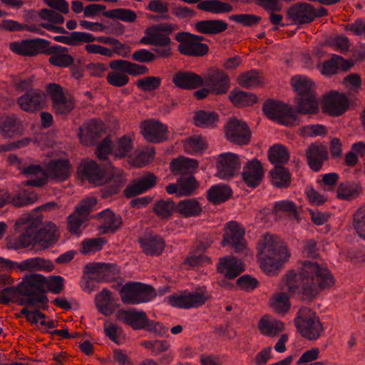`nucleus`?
<instances>
[{
    "mask_svg": "<svg viewBox=\"0 0 365 365\" xmlns=\"http://www.w3.org/2000/svg\"><path fill=\"white\" fill-rule=\"evenodd\" d=\"M334 283L330 271L316 262H302L299 273L289 271L285 275L284 285L289 294H297L303 301H312L320 291L329 289Z\"/></svg>",
    "mask_w": 365,
    "mask_h": 365,
    "instance_id": "nucleus-1",
    "label": "nucleus"
},
{
    "mask_svg": "<svg viewBox=\"0 0 365 365\" xmlns=\"http://www.w3.org/2000/svg\"><path fill=\"white\" fill-rule=\"evenodd\" d=\"M257 249L260 267L268 275L277 274L290 257L284 240L277 235L269 233L259 240Z\"/></svg>",
    "mask_w": 365,
    "mask_h": 365,
    "instance_id": "nucleus-2",
    "label": "nucleus"
},
{
    "mask_svg": "<svg viewBox=\"0 0 365 365\" xmlns=\"http://www.w3.org/2000/svg\"><path fill=\"white\" fill-rule=\"evenodd\" d=\"M44 276L37 274L26 275L18 284L19 294L21 298L19 305H29L46 310L48 299L45 295Z\"/></svg>",
    "mask_w": 365,
    "mask_h": 365,
    "instance_id": "nucleus-3",
    "label": "nucleus"
},
{
    "mask_svg": "<svg viewBox=\"0 0 365 365\" xmlns=\"http://www.w3.org/2000/svg\"><path fill=\"white\" fill-rule=\"evenodd\" d=\"M175 29V25L167 23L148 27L140 43L154 46L153 51L157 58H168L173 55L172 41L169 35Z\"/></svg>",
    "mask_w": 365,
    "mask_h": 365,
    "instance_id": "nucleus-4",
    "label": "nucleus"
},
{
    "mask_svg": "<svg viewBox=\"0 0 365 365\" xmlns=\"http://www.w3.org/2000/svg\"><path fill=\"white\" fill-rule=\"evenodd\" d=\"M294 323L297 332L303 338L309 341L318 339L324 331L319 317L309 307H302L299 309Z\"/></svg>",
    "mask_w": 365,
    "mask_h": 365,
    "instance_id": "nucleus-5",
    "label": "nucleus"
},
{
    "mask_svg": "<svg viewBox=\"0 0 365 365\" xmlns=\"http://www.w3.org/2000/svg\"><path fill=\"white\" fill-rule=\"evenodd\" d=\"M122 302L126 304H139L146 303L155 297L154 288L141 282H129L120 290Z\"/></svg>",
    "mask_w": 365,
    "mask_h": 365,
    "instance_id": "nucleus-6",
    "label": "nucleus"
},
{
    "mask_svg": "<svg viewBox=\"0 0 365 365\" xmlns=\"http://www.w3.org/2000/svg\"><path fill=\"white\" fill-rule=\"evenodd\" d=\"M263 113L270 120L287 125L299 124L297 116L292 107L279 101L267 100L262 105Z\"/></svg>",
    "mask_w": 365,
    "mask_h": 365,
    "instance_id": "nucleus-7",
    "label": "nucleus"
},
{
    "mask_svg": "<svg viewBox=\"0 0 365 365\" xmlns=\"http://www.w3.org/2000/svg\"><path fill=\"white\" fill-rule=\"evenodd\" d=\"M209 299L206 291H184L180 294L168 297V303L176 307L183 309L197 308L202 306Z\"/></svg>",
    "mask_w": 365,
    "mask_h": 365,
    "instance_id": "nucleus-8",
    "label": "nucleus"
},
{
    "mask_svg": "<svg viewBox=\"0 0 365 365\" xmlns=\"http://www.w3.org/2000/svg\"><path fill=\"white\" fill-rule=\"evenodd\" d=\"M50 41L43 38H35L13 41L9 43V49L14 53L26 57L44 54Z\"/></svg>",
    "mask_w": 365,
    "mask_h": 365,
    "instance_id": "nucleus-9",
    "label": "nucleus"
},
{
    "mask_svg": "<svg viewBox=\"0 0 365 365\" xmlns=\"http://www.w3.org/2000/svg\"><path fill=\"white\" fill-rule=\"evenodd\" d=\"M245 229L235 221L226 223L222 245H230L235 252L240 253L246 248Z\"/></svg>",
    "mask_w": 365,
    "mask_h": 365,
    "instance_id": "nucleus-10",
    "label": "nucleus"
},
{
    "mask_svg": "<svg viewBox=\"0 0 365 365\" xmlns=\"http://www.w3.org/2000/svg\"><path fill=\"white\" fill-rule=\"evenodd\" d=\"M204 79L205 84L215 95L225 94L230 87V79L222 70L210 68L207 70Z\"/></svg>",
    "mask_w": 365,
    "mask_h": 365,
    "instance_id": "nucleus-11",
    "label": "nucleus"
},
{
    "mask_svg": "<svg viewBox=\"0 0 365 365\" xmlns=\"http://www.w3.org/2000/svg\"><path fill=\"white\" fill-rule=\"evenodd\" d=\"M0 265L9 270L18 268L21 272L26 270H44L50 272L53 269V264L50 260L41 257L29 258L19 263L0 257Z\"/></svg>",
    "mask_w": 365,
    "mask_h": 365,
    "instance_id": "nucleus-12",
    "label": "nucleus"
},
{
    "mask_svg": "<svg viewBox=\"0 0 365 365\" xmlns=\"http://www.w3.org/2000/svg\"><path fill=\"white\" fill-rule=\"evenodd\" d=\"M228 140L237 145H247L250 141L251 133L247 123L236 118L230 119L225 128Z\"/></svg>",
    "mask_w": 365,
    "mask_h": 365,
    "instance_id": "nucleus-13",
    "label": "nucleus"
},
{
    "mask_svg": "<svg viewBox=\"0 0 365 365\" xmlns=\"http://www.w3.org/2000/svg\"><path fill=\"white\" fill-rule=\"evenodd\" d=\"M349 101L344 93L331 91L324 98L322 110L332 116H339L348 109Z\"/></svg>",
    "mask_w": 365,
    "mask_h": 365,
    "instance_id": "nucleus-14",
    "label": "nucleus"
},
{
    "mask_svg": "<svg viewBox=\"0 0 365 365\" xmlns=\"http://www.w3.org/2000/svg\"><path fill=\"white\" fill-rule=\"evenodd\" d=\"M140 128L142 135L148 142L158 143L168 139V126L158 120L143 121L141 123Z\"/></svg>",
    "mask_w": 365,
    "mask_h": 365,
    "instance_id": "nucleus-15",
    "label": "nucleus"
},
{
    "mask_svg": "<svg viewBox=\"0 0 365 365\" xmlns=\"http://www.w3.org/2000/svg\"><path fill=\"white\" fill-rule=\"evenodd\" d=\"M314 6L298 2L289 6L286 12L287 16L294 24H309L313 21Z\"/></svg>",
    "mask_w": 365,
    "mask_h": 365,
    "instance_id": "nucleus-16",
    "label": "nucleus"
},
{
    "mask_svg": "<svg viewBox=\"0 0 365 365\" xmlns=\"http://www.w3.org/2000/svg\"><path fill=\"white\" fill-rule=\"evenodd\" d=\"M47 91L52 100L53 110L57 114L66 115L73 109V101L66 98L62 88L58 84L47 85Z\"/></svg>",
    "mask_w": 365,
    "mask_h": 365,
    "instance_id": "nucleus-17",
    "label": "nucleus"
},
{
    "mask_svg": "<svg viewBox=\"0 0 365 365\" xmlns=\"http://www.w3.org/2000/svg\"><path fill=\"white\" fill-rule=\"evenodd\" d=\"M104 124L102 120L91 119L78 128V135L84 145L94 144L104 133Z\"/></svg>",
    "mask_w": 365,
    "mask_h": 365,
    "instance_id": "nucleus-18",
    "label": "nucleus"
},
{
    "mask_svg": "<svg viewBox=\"0 0 365 365\" xmlns=\"http://www.w3.org/2000/svg\"><path fill=\"white\" fill-rule=\"evenodd\" d=\"M46 96L39 89H32L17 99L20 108L26 112L34 113L43 108Z\"/></svg>",
    "mask_w": 365,
    "mask_h": 365,
    "instance_id": "nucleus-19",
    "label": "nucleus"
},
{
    "mask_svg": "<svg viewBox=\"0 0 365 365\" xmlns=\"http://www.w3.org/2000/svg\"><path fill=\"white\" fill-rule=\"evenodd\" d=\"M239 156L232 153H222L219 155L217 168L218 176L226 179L233 177L240 168Z\"/></svg>",
    "mask_w": 365,
    "mask_h": 365,
    "instance_id": "nucleus-20",
    "label": "nucleus"
},
{
    "mask_svg": "<svg viewBox=\"0 0 365 365\" xmlns=\"http://www.w3.org/2000/svg\"><path fill=\"white\" fill-rule=\"evenodd\" d=\"M188 36L187 32H179L175 35V40L180 43L178 47V51L187 56H203L209 51L206 43H195L185 38Z\"/></svg>",
    "mask_w": 365,
    "mask_h": 365,
    "instance_id": "nucleus-21",
    "label": "nucleus"
},
{
    "mask_svg": "<svg viewBox=\"0 0 365 365\" xmlns=\"http://www.w3.org/2000/svg\"><path fill=\"white\" fill-rule=\"evenodd\" d=\"M264 172L262 163L256 158L249 160L243 168L242 181L251 188H255L261 183Z\"/></svg>",
    "mask_w": 365,
    "mask_h": 365,
    "instance_id": "nucleus-22",
    "label": "nucleus"
},
{
    "mask_svg": "<svg viewBox=\"0 0 365 365\" xmlns=\"http://www.w3.org/2000/svg\"><path fill=\"white\" fill-rule=\"evenodd\" d=\"M95 218L99 223L98 230L103 235L116 232L123 225L121 217L119 215H115L110 209L100 212Z\"/></svg>",
    "mask_w": 365,
    "mask_h": 365,
    "instance_id": "nucleus-23",
    "label": "nucleus"
},
{
    "mask_svg": "<svg viewBox=\"0 0 365 365\" xmlns=\"http://www.w3.org/2000/svg\"><path fill=\"white\" fill-rule=\"evenodd\" d=\"M115 317L118 321L130 326L134 330L143 329L148 319V316L145 312L137 310L135 308H132L128 310L119 309Z\"/></svg>",
    "mask_w": 365,
    "mask_h": 365,
    "instance_id": "nucleus-24",
    "label": "nucleus"
},
{
    "mask_svg": "<svg viewBox=\"0 0 365 365\" xmlns=\"http://www.w3.org/2000/svg\"><path fill=\"white\" fill-rule=\"evenodd\" d=\"M45 55L50 56L48 63L59 68H67L74 62V58L68 53V48L59 45L48 46Z\"/></svg>",
    "mask_w": 365,
    "mask_h": 365,
    "instance_id": "nucleus-25",
    "label": "nucleus"
},
{
    "mask_svg": "<svg viewBox=\"0 0 365 365\" xmlns=\"http://www.w3.org/2000/svg\"><path fill=\"white\" fill-rule=\"evenodd\" d=\"M87 272L91 274V279L98 282H109L114 279L118 273L113 264L93 263L85 266Z\"/></svg>",
    "mask_w": 365,
    "mask_h": 365,
    "instance_id": "nucleus-26",
    "label": "nucleus"
},
{
    "mask_svg": "<svg viewBox=\"0 0 365 365\" xmlns=\"http://www.w3.org/2000/svg\"><path fill=\"white\" fill-rule=\"evenodd\" d=\"M244 270L242 261L232 255L220 257L218 259L217 271L227 279H232L237 277Z\"/></svg>",
    "mask_w": 365,
    "mask_h": 365,
    "instance_id": "nucleus-27",
    "label": "nucleus"
},
{
    "mask_svg": "<svg viewBox=\"0 0 365 365\" xmlns=\"http://www.w3.org/2000/svg\"><path fill=\"white\" fill-rule=\"evenodd\" d=\"M199 162L192 158L180 157L174 159L170 164V169L175 176L178 178L192 177L197 170Z\"/></svg>",
    "mask_w": 365,
    "mask_h": 365,
    "instance_id": "nucleus-28",
    "label": "nucleus"
},
{
    "mask_svg": "<svg viewBox=\"0 0 365 365\" xmlns=\"http://www.w3.org/2000/svg\"><path fill=\"white\" fill-rule=\"evenodd\" d=\"M305 155L309 168L318 172L328 158V150L324 145L312 143L307 147Z\"/></svg>",
    "mask_w": 365,
    "mask_h": 365,
    "instance_id": "nucleus-29",
    "label": "nucleus"
},
{
    "mask_svg": "<svg viewBox=\"0 0 365 365\" xmlns=\"http://www.w3.org/2000/svg\"><path fill=\"white\" fill-rule=\"evenodd\" d=\"M140 247L146 255L159 256L164 250L165 242L158 235L147 233L138 240Z\"/></svg>",
    "mask_w": 365,
    "mask_h": 365,
    "instance_id": "nucleus-30",
    "label": "nucleus"
},
{
    "mask_svg": "<svg viewBox=\"0 0 365 365\" xmlns=\"http://www.w3.org/2000/svg\"><path fill=\"white\" fill-rule=\"evenodd\" d=\"M156 183L157 177L152 173H148L128 185L124 190V195L127 197H134L151 189Z\"/></svg>",
    "mask_w": 365,
    "mask_h": 365,
    "instance_id": "nucleus-31",
    "label": "nucleus"
},
{
    "mask_svg": "<svg viewBox=\"0 0 365 365\" xmlns=\"http://www.w3.org/2000/svg\"><path fill=\"white\" fill-rule=\"evenodd\" d=\"M45 180L51 178L58 181H64L70 175V165L68 160H51L46 165L44 170Z\"/></svg>",
    "mask_w": 365,
    "mask_h": 365,
    "instance_id": "nucleus-32",
    "label": "nucleus"
},
{
    "mask_svg": "<svg viewBox=\"0 0 365 365\" xmlns=\"http://www.w3.org/2000/svg\"><path fill=\"white\" fill-rule=\"evenodd\" d=\"M173 83L178 88L185 90H193L204 84L202 76L190 71H180L173 77Z\"/></svg>",
    "mask_w": 365,
    "mask_h": 365,
    "instance_id": "nucleus-33",
    "label": "nucleus"
},
{
    "mask_svg": "<svg viewBox=\"0 0 365 365\" xmlns=\"http://www.w3.org/2000/svg\"><path fill=\"white\" fill-rule=\"evenodd\" d=\"M83 178L94 185H101L103 182V170L94 161H83L79 168Z\"/></svg>",
    "mask_w": 365,
    "mask_h": 365,
    "instance_id": "nucleus-34",
    "label": "nucleus"
},
{
    "mask_svg": "<svg viewBox=\"0 0 365 365\" xmlns=\"http://www.w3.org/2000/svg\"><path fill=\"white\" fill-rule=\"evenodd\" d=\"M20 220L21 224L26 225L25 232L19 236L21 247L27 248L37 246L36 227L39 220H32L30 215L22 217Z\"/></svg>",
    "mask_w": 365,
    "mask_h": 365,
    "instance_id": "nucleus-35",
    "label": "nucleus"
},
{
    "mask_svg": "<svg viewBox=\"0 0 365 365\" xmlns=\"http://www.w3.org/2000/svg\"><path fill=\"white\" fill-rule=\"evenodd\" d=\"M21 122L15 115L0 117V132L6 138H12L23 133Z\"/></svg>",
    "mask_w": 365,
    "mask_h": 365,
    "instance_id": "nucleus-36",
    "label": "nucleus"
},
{
    "mask_svg": "<svg viewBox=\"0 0 365 365\" xmlns=\"http://www.w3.org/2000/svg\"><path fill=\"white\" fill-rule=\"evenodd\" d=\"M109 67L113 71H119L133 76L145 75L149 72L148 68L143 64L122 59L111 61Z\"/></svg>",
    "mask_w": 365,
    "mask_h": 365,
    "instance_id": "nucleus-37",
    "label": "nucleus"
},
{
    "mask_svg": "<svg viewBox=\"0 0 365 365\" xmlns=\"http://www.w3.org/2000/svg\"><path fill=\"white\" fill-rule=\"evenodd\" d=\"M228 28V24L221 19L202 20L195 24V30L202 34L217 35L223 33Z\"/></svg>",
    "mask_w": 365,
    "mask_h": 365,
    "instance_id": "nucleus-38",
    "label": "nucleus"
},
{
    "mask_svg": "<svg viewBox=\"0 0 365 365\" xmlns=\"http://www.w3.org/2000/svg\"><path fill=\"white\" fill-rule=\"evenodd\" d=\"M37 246L46 249L56 243L58 239L57 227L49 223L40 230L36 229Z\"/></svg>",
    "mask_w": 365,
    "mask_h": 365,
    "instance_id": "nucleus-39",
    "label": "nucleus"
},
{
    "mask_svg": "<svg viewBox=\"0 0 365 365\" xmlns=\"http://www.w3.org/2000/svg\"><path fill=\"white\" fill-rule=\"evenodd\" d=\"M219 115L214 111L200 110L195 113L193 123L201 128H213L217 127Z\"/></svg>",
    "mask_w": 365,
    "mask_h": 365,
    "instance_id": "nucleus-40",
    "label": "nucleus"
},
{
    "mask_svg": "<svg viewBox=\"0 0 365 365\" xmlns=\"http://www.w3.org/2000/svg\"><path fill=\"white\" fill-rule=\"evenodd\" d=\"M336 192L339 199L351 201L359 197L362 187L357 182H341L338 185Z\"/></svg>",
    "mask_w": 365,
    "mask_h": 365,
    "instance_id": "nucleus-41",
    "label": "nucleus"
},
{
    "mask_svg": "<svg viewBox=\"0 0 365 365\" xmlns=\"http://www.w3.org/2000/svg\"><path fill=\"white\" fill-rule=\"evenodd\" d=\"M197 8L201 11L215 14H227L233 10V6L220 0H205L200 2Z\"/></svg>",
    "mask_w": 365,
    "mask_h": 365,
    "instance_id": "nucleus-42",
    "label": "nucleus"
},
{
    "mask_svg": "<svg viewBox=\"0 0 365 365\" xmlns=\"http://www.w3.org/2000/svg\"><path fill=\"white\" fill-rule=\"evenodd\" d=\"M232 192L230 187L225 185H216L212 186L207 192V200L214 204L218 205L229 200Z\"/></svg>",
    "mask_w": 365,
    "mask_h": 365,
    "instance_id": "nucleus-43",
    "label": "nucleus"
},
{
    "mask_svg": "<svg viewBox=\"0 0 365 365\" xmlns=\"http://www.w3.org/2000/svg\"><path fill=\"white\" fill-rule=\"evenodd\" d=\"M272 184L279 188H287L291 183V175L288 169L277 165L271 170Z\"/></svg>",
    "mask_w": 365,
    "mask_h": 365,
    "instance_id": "nucleus-44",
    "label": "nucleus"
},
{
    "mask_svg": "<svg viewBox=\"0 0 365 365\" xmlns=\"http://www.w3.org/2000/svg\"><path fill=\"white\" fill-rule=\"evenodd\" d=\"M319 110L318 101L316 98V92L311 93L304 96H300L297 99V113L302 114H314Z\"/></svg>",
    "mask_w": 365,
    "mask_h": 365,
    "instance_id": "nucleus-45",
    "label": "nucleus"
},
{
    "mask_svg": "<svg viewBox=\"0 0 365 365\" xmlns=\"http://www.w3.org/2000/svg\"><path fill=\"white\" fill-rule=\"evenodd\" d=\"M22 173L31 177L26 182V185L41 187L46 184L44 170L41 165H29L24 168Z\"/></svg>",
    "mask_w": 365,
    "mask_h": 365,
    "instance_id": "nucleus-46",
    "label": "nucleus"
},
{
    "mask_svg": "<svg viewBox=\"0 0 365 365\" xmlns=\"http://www.w3.org/2000/svg\"><path fill=\"white\" fill-rule=\"evenodd\" d=\"M258 327L263 334L274 337L284 329V324L281 321L263 317L260 319Z\"/></svg>",
    "mask_w": 365,
    "mask_h": 365,
    "instance_id": "nucleus-47",
    "label": "nucleus"
},
{
    "mask_svg": "<svg viewBox=\"0 0 365 365\" xmlns=\"http://www.w3.org/2000/svg\"><path fill=\"white\" fill-rule=\"evenodd\" d=\"M292 86L300 96H304L315 93L314 83L306 76H296L292 78Z\"/></svg>",
    "mask_w": 365,
    "mask_h": 365,
    "instance_id": "nucleus-48",
    "label": "nucleus"
},
{
    "mask_svg": "<svg viewBox=\"0 0 365 365\" xmlns=\"http://www.w3.org/2000/svg\"><path fill=\"white\" fill-rule=\"evenodd\" d=\"M177 208L179 213L186 217L198 216L202 212V207L195 199L182 200Z\"/></svg>",
    "mask_w": 365,
    "mask_h": 365,
    "instance_id": "nucleus-49",
    "label": "nucleus"
},
{
    "mask_svg": "<svg viewBox=\"0 0 365 365\" xmlns=\"http://www.w3.org/2000/svg\"><path fill=\"white\" fill-rule=\"evenodd\" d=\"M268 157L272 164L282 166L289 161V154L285 146L277 144L269 148Z\"/></svg>",
    "mask_w": 365,
    "mask_h": 365,
    "instance_id": "nucleus-50",
    "label": "nucleus"
},
{
    "mask_svg": "<svg viewBox=\"0 0 365 365\" xmlns=\"http://www.w3.org/2000/svg\"><path fill=\"white\" fill-rule=\"evenodd\" d=\"M230 100L239 107L250 106L257 102V96L250 92L234 90L229 95Z\"/></svg>",
    "mask_w": 365,
    "mask_h": 365,
    "instance_id": "nucleus-51",
    "label": "nucleus"
},
{
    "mask_svg": "<svg viewBox=\"0 0 365 365\" xmlns=\"http://www.w3.org/2000/svg\"><path fill=\"white\" fill-rule=\"evenodd\" d=\"M98 310L106 316L113 314L114 309L111 304L110 292L106 289H103L95 298Z\"/></svg>",
    "mask_w": 365,
    "mask_h": 365,
    "instance_id": "nucleus-52",
    "label": "nucleus"
},
{
    "mask_svg": "<svg viewBox=\"0 0 365 365\" xmlns=\"http://www.w3.org/2000/svg\"><path fill=\"white\" fill-rule=\"evenodd\" d=\"M237 81L242 87L250 88L260 86L263 83V78L257 71L251 70L240 75Z\"/></svg>",
    "mask_w": 365,
    "mask_h": 365,
    "instance_id": "nucleus-53",
    "label": "nucleus"
},
{
    "mask_svg": "<svg viewBox=\"0 0 365 365\" xmlns=\"http://www.w3.org/2000/svg\"><path fill=\"white\" fill-rule=\"evenodd\" d=\"M184 150L190 154L202 152L207 148L205 138L200 135L191 136L183 142Z\"/></svg>",
    "mask_w": 365,
    "mask_h": 365,
    "instance_id": "nucleus-54",
    "label": "nucleus"
},
{
    "mask_svg": "<svg viewBox=\"0 0 365 365\" xmlns=\"http://www.w3.org/2000/svg\"><path fill=\"white\" fill-rule=\"evenodd\" d=\"M270 306L273 311L278 314H285L290 308V302L286 293L277 292L270 299Z\"/></svg>",
    "mask_w": 365,
    "mask_h": 365,
    "instance_id": "nucleus-55",
    "label": "nucleus"
},
{
    "mask_svg": "<svg viewBox=\"0 0 365 365\" xmlns=\"http://www.w3.org/2000/svg\"><path fill=\"white\" fill-rule=\"evenodd\" d=\"M103 15L111 19H118L128 23L135 22L137 19L135 12L127 9H110L104 11Z\"/></svg>",
    "mask_w": 365,
    "mask_h": 365,
    "instance_id": "nucleus-56",
    "label": "nucleus"
},
{
    "mask_svg": "<svg viewBox=\"0 0 365 365\" xmlns=\"http://www.w3.org/2000/svg\"><path fill=\"white\" fill-rule=\"evenodd\" d=\"M177 182L179 185L178 197L191 195L198 187V182L194 176L178 178Z\"/></svg>",
    "mask_w": 365,
    "mask_h": 365,
    "instance_id": "nucleus-57",
    "label": "nucleus"
},
{
    "mask_svg": "<svg viewBox=\"0 0 365 365\" xmlns=\"http://www.w3.org/2000/svg\"><path fill=\"white\" fill-rule=\"evenodd\" d=\"M175 207L172 200H160L155 203L153 212L161 219H168L172 216Z\"/></svg>",
    "mask_w": 365,
    "mask_h": 365,
    "instance_id": "nucleus-58",
    "label": "nucleus"
},
{
    "mask_svg": "<svg viewBox=\"0 0 365 365\" xmlns=\"http://www.w3.org/2000/svg\"><path fill=\"white\" fill-rule=\"evenodd\" d=\"M106 242L105 237L86 239L81 242V252L83 255H88L100 251Z\"/></svg>",
    "mask_w": 365,
    "mask_h": 365,
    "instance_id": "nucleus-59",
    "label": "nucleus"
},
{
    "mask_svg": "<svg viewBox=\"0 0 365 365\" xmlns=\"http://www.w3.org/2000/svg\"><path fill=\"white\" fill-rule=\"evenodd\" d=\"M140 345L150 351L154 356L168 351L170 347V343L166 340L144 341L140 343Z\"/></svg>",
    "mask_w": 365,
    "mask_h": 365,
    "instance_id": "nucleus-60",
    "label": "nucleus"
},
{
    "mask_svg": "<svg viewBox=\"0 0 365 365\" xmlns=\"http://www.w3.org/2000/svg\"><path fill=\"white\" fill-rule=\"evenodd\" d=\"M133 140L130 137L123 135L118 139L114 148L115 155L119 158H123L129 155L133 150Z\"/></svg>",
    "mask_w": 365,
    "mask_h": 365,
    "instance_id": "nucleus-61",
    "label": "nucleus"
},
{
    "mask_svg": "<svg viewBox=\"0 0 365 365\" xmlns=\"http://www.w3.org/2000/svg\"><path fill=\"white\" fill-rule=\"evenodd\" d=\"M94 36L90 33L73 31L68 35L67 45L76 46L82 43H92Z\"/></svg>",
    "mask_w": 365,
    "mask_h": 365,
    "instance_id": "nucleus-62",
    "label": "nucleus"
},
{
    "mask_svg": "<svg viewBox=\"0 0 365 365\" xmlns=\"http://www.w3.org/2000/svg\"><path fill=\"white\" fill-rule=\"evenodd\" d=\"M161 85V78L158 76H146L136 81L137 87L148 92L158 89Z\"/></svg>",
    "mask_w": 365,
    "mask_h": 365,
    "instance_id": "nucleus-63",
    "label": "nucleus"
},
{
    "mask_svg": "<svg viewBox=\"0 0 365 365\" xmlns=\"http://www.w3.org/2000/svg\"><path fill=\"white\" fill-rule=\"evenodd\" d=\"M354 226L359 237L365 240V204L354 213Z\"/></svg>",
    "mask_w": 365,
    "mask_h": 365,
    "instance_id": "nucleus-64",
    "label": "nucleus"
}]
</instances>
